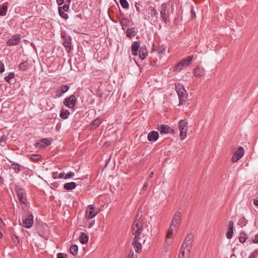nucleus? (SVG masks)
Here are the masks:
<instances>
[{"instance_id": "f3484780", "label": "nucleus", "mask_w": 258, "mask_h": 258, "mask_svg": "<svg viewBox=\"0 0 258 258\" xmlns=\"http://www.w3.org/2000/svg\"><path fill=\"white\" fill-rule=\"evenodd\" d=\"M51 142L49 139L44 138L38 141L35 143V146L39 148H42L49 146Z\"/></svg>"}, {"instance_id": "412c9836", "label": "nucleus", "mask_w": 258, "mask_h": 258, "mask_svg": "<svg viewBox=\"0 0 258 258\" xmlns=\"http://www.w3.org/2000/svg\"><path fill=\"white\" fill-rule=\"evenodd\" d=\"M234 232V223L233 221H230L228 222V231L226 234V237L228 239H231Z\"/></svg>"}, {"instance_id": "09e8293b", "label": "nucleus", "mask_w": 258, "mask_h": 258, "mask_svg": "<svg viewBox=\"0 0 258 258\" xmlns=\"http://www.w3.org/2000/svg\"><path fill=\"white\" fill-rule=\"evenodd\" d=\"M153 175H154V172L153 171H151L150 173V174L148 176V177H147V180H148L151 178H153Z\"/></svg>"}, {"instance_id": "9d476101", "label": "nucleus", "mask_w": 258, "mask_h": 258, "mask_svg": "<svg viewBox=\"0 0 258 258\" xmlns=\"http://www.w3.org/2000/svg\"><path fill=\"white\" fill-rule=\"evenodd\" d=\"M21 40V35L20 34H16L12 37L6 42V44L9 46H13L18 45Z\"/></svg>"}, {"instance_id": "a878e982", "label": "nucleus", "mask_w": 258, "mask_h": 258, "mask_svg": "<svg viewBox=\"0 0 258 258\" xmlns=\"http://www.w3.org/2000/svg\"><path fill=\"white\" fill-rule=\"evenodd\" d=\"M204 69L203 67L198 66L194 70V76L196 77H200L204 74Z\"/></svg>"}, {"instance_id": "5701e85b", "label": "nucleus", "mask_w": 258, "mask_h": 258, "mask_svg": "<svg viewBox=\"0 0 258 258\" xmlns=\"http://www.w3.org/2000/svg\"><path fill=\"white\" fill-rule=\"evenodd\" d=\"M148 51L145 45H143L140 47L138 54L139 55V57L141 59H144L146 57Z\"/></svg>"}, {"instance_id": "c03bdc74", "label": "nucleus", "mask_w": 258, "mask_h": 258, "mask_svg": "<svg viewBox=\"0 0 258 258\" xmlns=\"http://www.w3.org/2000/svg\"><path fill=\"white\" fill-rule=\"evenodd\" d=\"M12 238L13 242L16 245H17L19 242V238L17 236H13Z\"/></svg>"}, {"instance_id": "6ab92c4d", "label": "nucleus", "mask_w": 258, "mask_h": 258, "mask_svg": "<svg viewBox=\"0 0 258 258\" xmlns=\"http://www.w3.org/2000/svg\"><path fill=\"white\" fill-rule=\"evenodd\" d=\"M70 88V87L67 85H62L60 87L55 91L56 96L58 97H60L61 95L67 92Z\"/></svg>"}, {"instance_id": "7ed1b4c3", "label": "nucleus", "mask_w": 258, "mask_h": 258, "mask_svg": "<svg viewBox=\"0 0 258 258\" xmlns=\"http://www.w3.org/2000/svg\"><path fill=\"white\" fill-rule=\"evenodd\" d=\"M161 20L165 23V25L170 24V5L168 3L162 4L159 9Z\"/></svg>"}, {"instance_id": "e433bc0d", "label": "nucleus", "mask_w": 258, "mask_h": 258, "mask_svg": "<svg viewBox=\"0 0 258 258\" xmlns=\"http://www.w3.org/2000/svg\"><path fill=\"white\" fill-rule=\"evenodd\" d=\"M66 12H63L61 11V9H58V13L59 16L63 19L65 20H67L69 18V16L67 14L65 13Z\"/></svg>"}, {"instance_id": "c756f323", "label": "nucleus", "mask_w": 258, "mask_h": 258, "mask_svg": "<svg viewBox=\"0 0 258 258\" xmlns=\"http://www.w3.org/2000/svg\"><path fill=\"white\" fill-rule=\"evenodd\" d=\"M102 122V119L98 117L96 119H95L91 123V129H95L98 127L101 123Z\"/></svg>"}, {"instance_id": "4be33fe9", "label": "nucleus", "mask_w": 258, "mask_h": 258, "mask_svg": "<svg viewBox=\"0 0 258 258\" xmlns=\"http://www.w3.org/2000/svg\"><path fill=\"white\" fill-rule=\"evenodd\" d=\"M124 32L126 36L130 39H131L133 37L136 35L137 33V30L136 27H132L126 29Z\"/></svg>"}, {"instance_id": "6e6552de", "label": "nucleus", "mask_w": 258, "mask_h": 258, "mask_svg": "<svg viewBox=\"0 0 258 258\" xmlns=\"http://www.w3.org/2000/svg\"><path fill=\"white\" fill-rule=\"evenodd\" d=\"M98 213V210L95 208L94 205H90L86 210V218L88 219H92L96 216Z\"/></svg>"}, {"instance_id": "cd10ccee", "label": "nucleus", "mask_w": 258, "mask_h": 258, "mask_svg": "<svg viewBox=\"0 0 258 258\" xmlns=\"http://www.w3.org/2000/svg\"><path fill=\"white\" fill-rule=\"evenodd\" d=\"M70 114V111L68 109H64L63 108H61L60 113V117L63 119H67L68 118Z\"/></svg>"}, {"instance_id": "13d9d810", "label": "nucleus", "mask_w": 258, "mask_h": 258, "mask_svg": "<svg viewBox=\"0 0 258 258\" xmlns=\"http://www.w3.org/2000/svg\"><path fill=\"white\" fill-rule=\"evenodd\" d=\"M3 225V221L1 218H0V228L2 227Z\"/></svg>"}, {"instance_id": "a19ab883", "label": "nucleus", "mask_w": 258, "mask_h": 258, "mask_svg": "<svg viewBox=\"0 0 258 258\" xmlns=\"http://www.w3.org/2000/svg\"><path fill=\"white\" fill-rule=\"evenodd\" d=\"M40 158V155L36 154H32L30 157V160L32 161H36Z\"/></svg>"}, {"instance_id": "680f3d73", "label": "nucleus", "mask_w": 258, "mask_h": 258, "mask_svg": "<svg viewBox=\"0 0 258 258\" xmlns=\"http://www.w3.org/2000/svg\"><path fill=\"white\" fill-rule=\"evenodd\" d=\"M68 2V4L70 5V2L71 1V0H67Z\"/></svg>"}, {"instance_id": "f8f14e48", "label": "nucleus", "mask_w": 258, "mask_h": 258, "mask_svg": "<svg viewBox=\"0 0 258 258\" xmlns=\"http://www.w3.org/2000/svg\"><path fill=\"white\" fill-rule=\"evenodd\" d=\"M16 192L19 201L21 203L25 204L27 202V198L24 190L22 188H18L16 189Z\"/></svg>"}, {"instance_id": "aec40b11", "label": "nucleus", "mask_w": 258, "mask_h": 258, "mask_svg": "<svg viewBox=\"0 0 258 258\" xmlns=\"http://www.w3.org/2000/svg\"><path fill=\"white\" fill-rule=\"evenodd\" d=\"M136 238V236L134 237L132 244L134 246L136 252L137 253H139L142 249L141 244V243L139 242V241L141 240V237H138V238Z\"/></svg>"}, {"instance_id": "39448f33", "label": "nucleus", "mask_w": 258, "mask_h": 258, "mask_svg": "<svg viewBox=\"0 0 258 258\" xmlns=\"http://www.w3.org/2000/svg\"><path fill=\"white\" fill-rule=\"evenodd\" d=\"M146 11L149 15L148 20L154 24H157L159 22L158 13L154 7L150 6L147 9Z\"/></svg>"}, {"instance_id": "5fc2aeb1", "label": "nucleus", "mask_w": 258, "mask_h": 258, "mask_svg": "<svg viewBox=\"0 0 258 258\" xmlns=\"http://www.w3.org/2000/svg\"><path fill=\"white\" fill-rule=\"evenodd\" d=\"M56 2L58 5H61L64 2V0H56Z\"/></svg>"}, {"instance_id": "8fccbe9b", "label": "nucleus", "mask_w": 258, "mask_h": 258, "mask_svg": "<svg viewBox=\"0 0 258 258\" xmlns=\"http://www.w3.org/2000/svg\"><path fill=\"white\" fill-rule=\"evenodd\" d=\"M148 185V180H147V181L145 182L144 185L143 186V187H142L143 189L144 190H146Z\"/></svg>"}, {"instance_id": "72a5a7b5", "label": "nucleus", "mask_w": 258, "mask_h": 258, "mask_svg": "<svg viewBox=\"0 0 258 258\" xmlns=\"http://www.w3.org/2000/svg\"><path fill=\"white\" fill-rule=\"evenodd\" d=\"M70 251L73 256H76L78 254V246L77 245H72L70 248Z\"/></svg>"}, {"instance_id": "de8ad7c7", "label": "nucleus", "mask_w": 258, "mask_h": 258, "mask_svg": "<svg viewBox=\"0 0 258 258\" xmlns=\"http://www.w3.org/2000/svg\"><path fill=\"white\" fill-rule=\"evenodd\" d=\"M135 7H136V9L137 11L138 12V13H140L141 12V10H140V4L136 3Z\"/></svg>"}, {"instance_id": "423d86ee", "label": "nucleus", "mask_w": 258, "mask_h": 258, "mask_svg": "<svg viewBox=\"0 0 258 258\" xmlns=\"http://www.w3.org/2000/svg\"><path fill=\"white\" fill-rule=\"evenodd\" d=\"M193 58L194 55H191L183 58L177 65L174 66L173 68V71H180L183 69L184 67L189 66Z\"/></svg>"}, {"instance_id": "6e6d98bb", "label": "nucleus", "mask_w": 258, "mask_h": 258, "mask_svg": "<svg viewBox=\"0 0 258 258\" xmlns=\"http://www.w3.org/2000/svg\"><path fill=\"white\" fill-rule=\"evenodd\" d=\"M4 179L3 178L0 176V186L3 184Z\"/></svg>"}, {"instance_id": "864d4df0", "label": "nucleus", "mask_w": 258, "mask_h": 258, "mask_svg": "<svg viewBox=\"0 0 258 258\" xmlns=\"http://www.w3.org/2000/svg\"><path fill=\"white\" fill-rule=\"evenodd\" d=\"M253 204L255 206L258 207V199L255 198L253 200Z\"/></svg>"}, {"instance_id": "052dcab7", "label": "nucleus", "mask_w": 258, "mask_h": 258, "mask_svg": "<svg viewBox=\"0 0 258 258\" xmlns=\"http://www.w3.org/2000/svg\"><path fill=\"white\" fill-rule=\"evenodd\" d=\"M3 236V234L2 232L0 231V239H2Z\"/></svg>"}, {"instance_id": "37998d69", "label": "nucleus", "mask_w": 258, "mask_h": 258, "mask_svg": "<svg viewBox=\"0 0 258 258\" xmlns=\"http://www.w3.org/2000/svg\"><path fill=\"white\" fill-rule=\"evenodd\" d=\"M246 237L245 236V235L244 234H240V235L239 237V241L241 243H244L246 240Z\"/></svg>"}, {"instance_id": "a211bd4d", "label": "nucleus", "mask_w": 258, "mask_h": 258, "mask_svg": "<svg viewBox=\"0 0 258 258\" xmlns=\"http://www.w3.org/2000/svg\"><path fill=\"white\" fill-rule=\"evenodd\" d=\"M140 47V42L139 41H135L132 44L131 52L133 56H137L138 55Z\"/></svg>"}, {"instance_id": "dca6fc26", "label": "nucleus", "mask_w": 258, "mask_h": 258, "mask_svg": "<svg viewBox=\"0 0 258 258\" xmlns=\"http://www.w3.org/2000/svg\"><path fill=\"white\" fill-rule=\"evenodd\" d=\"M158 131L161 134H173L174 131L167 125L162 124L158 127Z\"/></svg>"}, {"instance_id": "20e7f679", "label": "nucleus", "mask_w": 258, "mask_h": 258, "mask_svg": "<svg viewBox=\"0 0 258 258\" xmlns=\"http://www.w3.org/2000/svg\"><path fill=\"white\" fill-rule=\"evenodd\" d=\"M176 90L178 96L179 104L184 105L187 98V94L184 87L178 85L176 86Z\"/></svg>"}, {"instance_id": "f257e3e1", "label": "nucleus", "mask_w": 258, "mask_h": 258, "mask_svg": "<svg viewBox=\"0 0 258 258\" xmlns=\"http://www.w3.org/2000/svg\"><path fill=\"white\" fill-rule=\"evenodd\" d=\"M193 238L194 235L192 233H189L187 235L181 247L178 258L189 257Z\"/></svg>"}, {"instance_id": "c9c22d12", "label": "nucleus", "mask_w": 258, "mask_h": 258, "mask_svg": "<svg viewBox=\"0 0 258 258\" xmlns=\"http://www.w3.org/2000/svg\"><path fill=\"white\" fill-rule=\"evenodd\" d=\"M119 2L122 8L126 10L129 8V4L127 0H119Z\"/></svg>"}, {"instance_id": "bb28decb", "label": "nucleus", "mask_w": 258, "mask_h": 258, "mask_svg": "<svg viewBox=\"0 0 258 258\" xmlns=\"http://www.w3.org/2000/svg\"><path fill=\"white\" fill-rule=\"evenodd\" d=\"M77 186L76 183L74 182H67L64 184L63 188L67 190H71L75 189Z\"/></svg>"}, {"instance_id": "a18cd8bd", "label": "nucleus", "mask_w": 258, "mask_h": 258, "mask_svg": "<svg viewBox=\"0 0 258 258\" xmlns=\"http://www.w3.org/2000/svg\"><path fill=\"white\" fill-rule=\"evenodd\" d=\"M57 258H68V255L65 253H58L57 254Z\"/></svg>"}, {"instance_id": "79ce46f5", "label": "nucleus", "mask_w": 258, "mask_h": 258, "mask_svg": "<svg viewBox=\"0 0 258 258\" xmlns=\"http://www.w3.org/2000/svg\"><path fill=\"white\" fill-rule=\"evenodd\" d=\"M75 175V173L73 172H70L65 174L64 179H67L73 177Z\"/></svg>"}, {"instance_id": "0eeeda50", "label": "nucleus", "mask_w": 258, "mask_h": 258, "mask_svg": "<svg viewBox=\"0 0 258 258\" xmlns=\"http://www.w3.org/2000/svg\"><path fill=\"white\" fill-rule=\"evenodd\" d=\"M178 127L180 131L179 139L184 140L186 137L187 131V122L183 119H181L178 123Z\"/></svg>"}, {"instance_id": "2f4dec72", "label": "nucleus", "mask_w": 258, "mask_h": 258, "mask_svg": "<svg viewBox=\"0 0 258 258\" xmlns=\"http://www.w3.org/2000/svg\"><path fill=\"white\" fill-rule=\"evenodd\" d=\"M21 166L15 162H13L11 165V168L15 171L16 173H18L21 171Z\"/></svg>"}, {"instance_id": "49530a36", "label": "nucleus", "mask_w": 258, "mask_h": 258, "mask_svg": "<svg viewBox=\"0 0 258 258\" xmlns=\"http://www.w3.org/2000/svg\"><path fill=\"white\" fill-rule=\"evenodd\" d=\"M5 68L4 64L2 62H1L0 63V73H3L4 72H5Z\"/></svg>"}, {"instance_id": "4d7b16f0", "label": "nucleus", "mask_w": 258, "mask_h": 258, "mask_svg": "<svg viewBox=\"0 0 258 258\" xmlns=\"http://www.w3.org/2000/svg\"><path fill=\"white\" fill-rule=\"evenodd\" d=\"M166 243L167 244V246L169 247L171 241H168L167 240H166Z\"/></svg>"}, {"instance_id": "3c124183", "label": "nucleus", "mask_w": 258, "mask_h": 258, "mask_svg": "<svg viewBox=\"0 0 258 258\" xmlns=\"http://www.w3.org/2000/svg\"><path fill=\"white\" fill-rule=\"evenodd\" d=\"M253 242L254 243H258V234L255 235V237L253 240Z\"/></svg>"}, {"instance_id": "bf43d9fd", "label": "nucleus", "mask_w": 258, "mask_h": 258, "mask_svg": "<svg viewBox=\"0 0 258 258\" xmlns=\"http://www.w3.org/2000/svg\"><path fill=\"white\" fill-rule=\"evenodd\" d=\"M248 258H255L253 253H251L248 257Z\"/></svg>"}, {"instance_id": "c85d7f7f", "label": "nucleus", "mask_w": 258, "mask_h": 258, "mask_svg": "<svg viewBox=\"0 0 258 258\" xmlns=\"http://www.w3.org/2000/svg\"><path fill=\"white\" fill-rule=\"evenodd\" d=\"M88 240L89 237L84 232H82L79 237L80 242L82 244H86L88 242Z\"/></svg>"}, {"instance_id": "603ef678", "label": "nucleus", "mask_w": 258, "mask_h": 258, "mask_svg": "<svg viewBox=\"0 0 258 258\" xmlns=\"http://www.w3.org/2000/svg\"><path fill=\"white\" fill-rule=\"evenodd\" d=\"M64 176H65V173H64L61 172V173H59V174H58V178H63L64 179Z\"/></svg>"}, {"instance_id": "e2e57ef3", "label": "nucleus", "mask_w": 258, "mask_h": 258, "mask_svg": "<svg viewBox=\"0 0 258 258\" xmlns=\"http://www.w3.org/2000/svg\"><path fill=\"white\" fill-rule=\"evenodd\" d=\"M127 258H132L130 255L127 256Z\"/></svg>"}, {"instance_id": "58836bf2", "label": "nucleus", "mask_w": 258, "mask_h": 258, "mask_svg": "<svg viewBox=\"0 0 258 258\" xmlns=\"http://www.w3.org/2000/svg\"><path fill=\"white\" fill-rule=\"evenodd\" d=\"M7 139H8V138L5 135H3L1 137V140H0V143H1V145L2 146H4L6 145V141H7Z\"/></svg>"}, {"instance_id": "1a4fd4ad", "label": "nucleus", "mask_w": 258, "mask_h": 258, "mask_svg": "<svg viewBox=\"0 0 258 258\" xmlns=\"http://www.w3.org/2000/svg\"><path fill=\"white\" fill-rule=\"evenodd\" d=\"M63 104L69 108H73L76 104V97L74 95H71L63 100Z\"/></svg>"}, {"instance_id": "2eb2a0df", "label": "nucleus", "mask_w": 258, "mask_h": 258, "mask_svg": "<svg viewBox=\"0 0 258 258\" xmlns=\"http://www.w3.org/2000/svg\"><path fill=\"white\" fill-rule=\"evenodd\" d=\"M117 18L122 30L125 31V30L128 28V27L130 26V21L125 17H118Z\"/></svg>"}, {"instance_id": "7c9ffc66", "label": "nucleus", "mask_w": 258, "mask_h": 258, "mask_svg": "<svg viewBox=\"0 0 258 258\" xmlns=\"http://www.w3.org/2000/svg\"><path fill=\"white\" fill-rule=\"evenodd\" d=\"M18 68L21 71H25L28 69L29 68V64L28 61H25L20 63L18 66Z\"/></svg>"}, {"instance_id": "473e14b6", "label": "nucleus", "mask_w": 258, "mask_h": 258, "mask_svg": "<svg viewBox=\"0 0 258 258\" xmlns=\"http://www.w3.org/2000/svg\"><path fill=\"white\" fill-rule=\"evenodd\" d=\"M15 76V73L14 72H12L10 73L7 76H6L4 79L7 82L10 84H12L14 83V82L12 83L11 80L14 79Z\"/></svg>"}, {"instance_id": "f03ea898", "label": "nucleus", "mask_w": 258, "mask_h": 258, "mask_svg": "<svg viewBox=\"0 0 258 258\" xmlns=\"http://www.w3.org/2000/svg\"><path fill=\"white\" fill-rule=\"evenodd\" d=\"M145 219L141 215L137 214L136 216V219L132 224V233L135 236L138 238V237H141V235L143 231V225L144 223Z\"/></svg>"}, {"instance_id": "b1692460", "label": "nucleus", "mask_w": 258, "mask_h": 258, "mask_svg": "<svg viewBox=\"0 0 258 258\" xmlns=\"http://www.w3.org/2000/svg\"><path fill=\"white\" fill-rule=\"evenodd\" d=\"M159 138V134L157 131H152L148 135V140L150 142H155Z\"/></svg>"}, {"instance_id": "f704fd0d", "label": "nucleus", "mask_w": 258, "mask_h": 258, "mask_svg": "<svg viewBox=\"0 0 258 258\" xmlns=\"http://www.w3.org/2000/svg\"><path fill=\"white\" fill-rule=\"evenodd\" d=\"M8 6L6 5H3L2 7L0 8V16H5L7 14L8 11Z\"/></svg>"}, {"instance_id": "ddd939ff", "label": "nucleus", "mask_w": 258, "mask_h": 258, "mask_svg": "<svg viewBox=\"0 0 258 258\" xmlns=\"http://www.w3.org/2000/svg\"><path fill=\"white\" fill-rule=\"evenodd\" d=\"M181 222V213L179 211H177L172 219L171 225V227L175 228L176 226H179Z\"/></svg>"}, {"instance_id": "393cba45", "label": "nucleus", "mask_w": 258, "mask_h": 258, "mask_svg": "<svg viewBox=\"0 0 258 258\" xmlns=\"http://www.w3.org/2000/svg\"><path fill=\"white\" fill-rule=\"evenodd\" d=\"M63 45L66 48V50L69 52L71 49V39L69 37L63 36Z\"/></svg>"}, {"instance_id": "4c0bfd02", "label": "nucleus", "mask_w": 258, "mask_h": 258, "mask_svg": "<svg viewBox=\"0 0 258 258\" xmlns=\"http://www.w3.org/2000/svg\"><path fill=\"white\" fill-rule=\"evenodd\" d=\"M70 5L69 4H66L62 7H59L58 9H61L63 12H68L69 10Z\"/></svg>"}, {"instance_id": "9b49d317", "label": "nucleus", "mask_w": 258, "mask_h": 258, "mask_svg": "<svg viewBox=\"0 0 258 258\" xmlns=\"http://www.w3.org/2000/svg\"><path fill=\"white\" fill-rule=\"evenodd\" d=\"M244 154V150L242 147H239L237 150L235 151L233 156L232 157L231 160L233 162L237 161L240 159Z\"/></svg>"}, {"instance_id": "4468645a", "label": "nucleus", "mask_w": 258, "mask_h": 258, "mask_svg": "<svg viewBox=\"0 0 258 258\" xmlns=\"http://www.w3.org/2000/svg\"><path fill=\"white\" fill-rule=\"evenodd\" d=\"M33 224V216L29 214L27 217L23 220V226L27 228H30Z\"/></svg>"}, {"instance_id": "ea45409f", "label": "nucleus", "mask_w": 258, "mask_h": 258, "mask_svg": "<svg viewBox=\"0 0 258 258\" xmlns=\"http://www.w3.org/2000/svg\"><path fill=\"white\" fill-rule=\"evenodd\" d=\"M175 228L171 227V225H170L169 230L167 233L166 238H168L170 237V236L173 234V230Z\"/></svg>"}]
</instances>
